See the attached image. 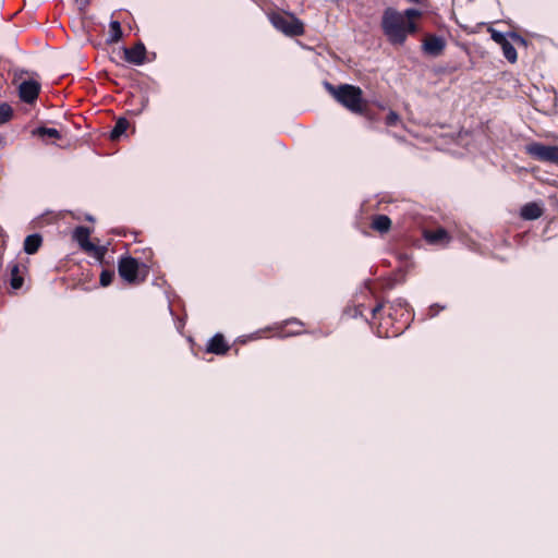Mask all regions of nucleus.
Listing matches in <instances>:
<instances>
[{
  "label": "nucleus",
  "mask_w": 558,
  "mask_h": 558,
  "mask_svg": "<svg viewBox=\"0 0 558 558\" xmlns=\"http://www.w3.org/2000/svg\"><path fill=\"white\" fill-rule=\"evenodd\" d=\"M383 29L391 44L402 45L409 34L416 31L412 21L404 19V15L392 9H387L383 16Z\"/></svg>",
  "instance_id": "1"
},
{
  "label": "nucleus",
  "mask_w": 558,
  "mask_h": 558,
  "mask_svg": "<svg viewBox=\"0 0 558 558\" xmlns=\"http://www.w3.org/2000/svg\"><path fill=\"white\" fill-rule=\"evenodd\" d=\"M326 89L335 97V99L353 113H362L364 111L363 92L360 87L341 84L333 86L325 82Z\"/></svg>",
  "instance_id": "2"
},
{
  "label": "nucleus",
  "mask_w": 558,
  "mask_h": 558,
  "mask_svg": "<svg viewBox=\"0 0 558 558\" xmlns=\"http://www.w3.org/2000/svg\"><path fill=\"white\" fill-rule=\"evenodd\" d=\"M90 230L86 227H76L73 231V239L78 243L80 247L94 256L98 260H102L107 248L105 246L95 245L89 241Z\"/></svg>",
  "instance_id": "3"
},
{
  "label": "nucleus",
  "mask_w": 558,
  "mask_h": 558,
  "mask_svg": "<svg viewBox=\"0 0 558 558\" xmlns=\"http://www.w3.org/2000/svg\"><path fill=\"white\" fill-rule=\"evenodd\" d=\"M524 149L527 155L537 161L558 165V146L533 142L525 145Z\"/></svg>",
  "instance_id": "4"
},
{
  "label": "nucleus",
  "mask_w": 558,
  "mask_h": 558,
  "mask_svg": "<svg viewBox=\"0 0 558 558\" xmlns=\"http://www.w3.org/2000/svg\"><path fill=\"white\" fill-rule=\"evenodd\" d=\"M274 27L288 36H300L304 33L303 24L294 16H284L279 13L270 15Z\"/></svg>",
  "instance_id": "5"
},
{
  "label": "nucleus",
  "mask_w": 558,
  "mask_h": 558,
  "mask_svg": "<svg viewBox=\"0 0 558 558\" xmlns=\"http://www.w3.org/2000/svg\"><path fill=\"white\" fill-rule=\"evenodd\" d=\"M138 270H140V263L137 259L131 257V256H123L119 259L118 263V271L120 277L129 282V283H135L143 281L144 278L138 279Z\"/></svg>",
  "instance_id": "6"
},
{
  "label": "nucleus",
  "mask_w": 558,
  "mask_h": 558,
  "mask_svg": "<svg viewBox=\"0 0 558 558\" xmlns=\"http://www.w3.org/2000/svg\"><path fill=\"white\" fill-rule=\"evenodd\" d=\"M40 89V83L34 78H29L20 83L17 94L21 101L32 105L37 100Z\"/></svg>",
  "instance_id": "7"
},
{
  "label": "nucleus",
  "mask_w": 558,
  "mask_h": 558,
  "mask_svg": "<svg viewBox=\"0 0 558 558\" xmlns=\"http://www.w3.org/2000/svg\"><path fill=\"white\" fill-rule=\"evenodd\" d=\"M446 47V40L436 35H429L425 38L423 43V50L425 53L437 57L439 56Z\"/></svg>",
  "instance_id": "8"
},
{
  "label": "nucleus",
  "mask_w": 558,
  "mask_h": 558,
  "mask_svg": "<svg viewBox=\"0 0 558 558\" xmlns=\"http://www.w3.org/2000/svg\"><path fill=\"white\" fill-rule=\"evenodd\" d=\"M124 59L129 63L141 65L145 62L146 48L144 44L137 43L132 48H124Z\"/></svg>",
  "instance_id": "9"
},
{
  "label": "nucleus",
  "mask_w": 558,
  "mask_h": 558,
  "mask_svg": "<svg viewBox=\"0 0 558 558\" xmlns=\"http://www.w3.org/2000/svg\"><path fill=\"white\" fill-rule=\"evenodd\" d=\"M229 350L222 335H215L208 342L207 351L215 354H225Z\"/></svg>",
  "instance_id": "10"
},
{
  "label": "nucleus",
  "mask_w": 558,
  "mask_h": 558,
  "mask_svg": "<svg viewBox=\"0 0 558 558\" xmlns=\"http://www.w3.org/2000/svg\"><path fill=\"white\" fill-rule=\"evenodd\" d=\"M488 32L490 33V37L492 39L498 44L499 46L508 38H511L512 40H514L515 43H520V44H525V40L522 36H520L519 34L517 33H509V34H504L493 27H489L488 28Z\"/></svg>",
  "instance_id": "11"
},
{
  "label": "nucleus",
  "mask_w": 558,
  "mask_h": 558,
  "mask_svg": "<svg viewBox=\"0 0 558 558\" xmlns=\"http://www.w3.org/2000/svg\"><path fill=\"white\" fill-rule=\"evenodd\" d=\"M520 214L525 220H534L542 216L543 209L536 203H527L521 208Z\"/></svg>",
  "instance_id": "12"
},
{
  "label": "nucleus",
  "mask_w": 558,
  "mask_h": 558,
  "mask_svg": "<svg viewBox=\"0 0 558 558\" xmlns=\"http://www.w3.org/2000/svg\"><path fill=\"white\" fill-rule=\"evenodd\" d=\"M43 238L38 233L27 235L24 240V252L26 254H35L41 246Z\"/></svg>",
  "instance_id": "13"
},
{
  "label": "nucleus",
  "mask_w": 558,
  "mask_h": 558,
  "mask_svg": "<svg viewBox=\"0 0 558 558\" xmlns=\"http://www.w3.org/2000/svg\"><path fill=\"white\" fill-rule=\"evenodd\" d=\"M391 227V220L386 215L375 216L372 222V228L379 232H387Z\"/></svg>",
  "instance_id": "14"
},
{
  "label": "nucleus",
  "mask_w": 558,
  "mask_h": 558,
  "mask_svg": "<svg viewBox=\"0 0 558 558\" xmlns=\"http://www.w3.org/2000/svg\"><path fill=\"white\" fill-rule=\"evenodd\" d=\"M390 310H392L396 315L398 314V310L402 311L400 316L403 317L404 315H407L403 324H404V326L408 324L411 314H410V311L408 310V303L405 300L398 299V300L393 301L390 306Z\"/></svg>",
  "instance_id": "15"
},
{
  "label": "nucleus",
  "mask_w": 558,
  "mask_h": 558,
  "mask_svg": "<svg viewBox=\"0 0 558 558\" xmlns=\"http://www.w3.org/2000/svg\"><path fill=\"white\" fill-rule=\"evenodd\" d=\"M504 57L510 62L514 63L518 60L517 50L513 45L509 41V38L506 39L501 45Z\"/></svg>",
  "instance_id": "16"
},
{
  "label": "nucleus",
  "mask_w": 558,
  "mask_h": 558,
  "mask_svg": "<svg viewBox=\"0 0 558 558\" xmlns=\"http://www.w3.org/2000/svg\"><path fill=\"white\" fill-rule=\"evenodd\" d=\"M10 286L12 289L17 290L23 286V277L20 275V268L17 264H13L10 269Z\"/></svg>",
  "instance_id": "17"
},
{
  "label": "nucleus",
  "mask_w": 558,
  "mask_h": 558,
  "mask_svg": "<svg viewBox=\"0 0 558 558\" xmlns=\"http://www.w3.org/2000/svg\"><path fill=\"white\" fill-rule=\"evenodd\" d=\"M129 121L125 118H119L110 132L111 140H118L128 129Z\"/></svg>",
  "instance_id": "18"
},
{
  "label": "nucleus",
  "mask_w": 558,
  "mask_h": 558,
  "mask_svg": "<svg viewBox=\"0 0 558 558\" xmlns=\"http://www.w3.org/2000/svg\"><path fill=\"white\" fill-rule=\"evenodd\" d=\"M425 238L429 243H439L448 238V233L444 229H437L425 233Z\"/></svg>",
  "instance_id": "19"
},
{
  "label": "nucleus",
  "mask_w": 558,
  "mask_h": 558,
  "mask_svg": "<svg viewBox=\"0 0 558 558\" xmlns=\"http://www.w3.org/2000/svg\"><path fill=\"white\" fill-rule=\"evenodd\" d=\"M110 34L108 41L109 43H118L122 37V29L119 21H111L109 24Z\"/></svg>",
  "instance_id": "20"
},
{
  "label": "nucleus",
  "mask_w": 558,
  "mask_h": 558,
  "mask_svg": "<svg viewBox=\"0 0 558 558\" xmlns=\"http://www.w3.org/2000/svg\"><path fill=\"white\" fill-rule=\"evenodd\" d=\"M13 117V109L8 102L0 105V125L9 122Z\"/></svg>",
  "instance_id": "21"
},
{
  "label": "nucleus",
  "mask_w": 558,
  "mask_h": 558,
  "mask_svg": "<svg viewBox=\"0 0 558 558\" xmlns=\"http://www.w3.org/2000/svg\"><path fill=\"white\" fill-rule=\"evenodd\" d=\"M34 133L41 137L48 136L50 138H56V140L61 137L60 132L53 128L40 126Z\"/></svg>",
  "instance_id": "22"
},
{
  "label": "nucleus",
  "mask_w": 558,
  "mask_h": 558,
  "mask_svg": "<svg viewBox=\"0 0 558 558\" xmlns=\"http://www.w3.org/2000/svg\"><path fill=\"white\" fill-rule=\"evenodd\" d=\"M114 277L113 271L110 270H102L100 274V284L102 287H107L111 283L112 279Z\"/></svg>",
  "instance_id": "23"
},
{
  "label": "nucleus",
  "mask_w": 558,
  "mask_h": 558,
  "mask_svg": "<svg viewBox=\"0 0 558 558\" xmlns=\"http://www.w3.org/2000/svg\"><path fill=\"white\" fill-rule=\"evenodd\" d=\"M399 114L395 111H390L386 117V124L389 126L396 125L399 122Z\"/></svg>",
  "instance_id": "24"
},
{
  "label": "nucleus",
  "mask_w": 558,
  "mask_h": 558,
  "mask_svg": "<svg viewBox=\"0 0 558 558\" xmlns=\"http://www.w3.org/2000/svg\"><path fill=\"white\" fill-rule=\"evenodd\" d=\"M402 14L404 15L405 20L411 21V19L420 16L421 11L417 9H407Z\"/></svg>",
  "instance_id": "25"
},
{
  "label": "nucleus",
  "mask_w": 558,
  "mask_h": 558,
  "mask_svg": "<svg viewBox=\"0 0 558 558\" xmlns=\"http://www.w3.org/2000/svg\"><path fill=\"white\" fill-rule=\"evenodd\" d=\"M75 3L77 4L80 10H84L88 4V0H75Z\"/></svg>",
  "instance_id": "26"
},
{
  "label": "nucleus",
  "mask_w": 558,
  "mask_h": 558,
  "mask_svg": "<svg viewBox=\"0 0 558 558\" xmlns=\"http://www.w3.org/2000/svg\"><path fill=\"white\" fill-rule=\"evenodd\" d=\"M381 308H383V304H381V303L377 304V305L372 310V315H373V317H375V316L377 315V313L381 311Z\"/></svg>",
  "instance_id": "27"
},
{
  "label": "nucleus",
  "mask_w": 558,
  "mask_h": 558,
  "mask_svg": "<svg viewBox=\"0 0 558 558\" xmlns=\"http://www.w3.org/2000/svg\"><path fill=\"white\" fill-rule=\"evenodd\" d=\"M291 323H294V324L301 325L298 320H291V322H289V324H291Z\"/></svg>",
  "instance_id": "28"
},
{
  "label": "nucleus",
  "mask_w": 558,
  "mask_h": 558,
  "mask_svg": "<svg viewBox=\"0 0 558 558\" xmlns=\"http://www.w3.org/2000/svg\"><path fill=\"white\" fill-rule=\"evenodd\" d=\"M293 333H299V331H295V332H288V333H286V336H291V335H293Z\"/></svg>",
  "instance_id": "29"
}]
</instances>
